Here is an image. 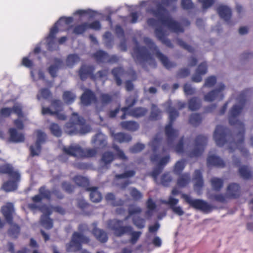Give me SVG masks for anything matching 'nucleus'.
Returning <instances> with one entry per match:
<instances>
[{"label": "nucleus", "mask_w": 253, "mask_h": 253, "mask_svg": "<svg viewBox=\"0 0 253 253\" xmlns=\"http://www.w3.org/2000/svg\"><path fill=\"white\" fill-rule=\"evenodd\" d=\"M246 99H243L241 105H234L230 109L229 113V122L230 125L235 126L238 129L237 137L238 138L235 141L232 134L229 129L221 125L216 126L214 131L213 138L218 146H223L229 142L228 149L230 153L233 152L237 148L244 157L249 155L248 150L243 145L245 127L244 124L238 119V116L242 112Z\"/></svg>", "instance_id": "f257e3e1"}, {"label": "nucleus", "mask_w": 253, "mask_h": 253, "mask_svg": "<svg viewBox=\"0 0 253 253\" xmlns=\"http://www.w3.org/2000/svg\"><path fill=\"white\" fill-rule=\"evenodd\" d=\"M123 220L114 219L108 221V225L117 237H121L125 234L130 235L131 237L129 243L132 245L135 244L140 237L142 232L134 231L131 225L123 226Z\"/></svg>", "instance_id": "f03ea898"}, {"label": "nucleus", "mask_w": 253, "mask_h": 253, "mask_svg": "<svg viewBox=\"0 0 253 253\" xmlns=\"http://www.w3.org/2000/svg\"><path fill=\"white\" fill-rule=\"evenodd\" d=\"M90 126L86 125L84 119L77 113H73L69 122L66 123L64 130L69 135L86 133L90 131Z\"/></svg>", "instance_id": "7ed1b4c3"}, {"label": "nucleus", "mask_w": 253, "mask_h": 253, "mask_svg": "<svg viewBox=\"0 0 253 253\" xmlns=\"http://www.w3.org/2000/svg\"><path fill=\"white\" fill-rule=\"evenodd\" d=\"M169 122L165 128V133L167 139L169 146L171 145L175 139L178 135V130L172 127L173 122L179 116L178 111L173 107H170L169 111Z\"/></svg>", "instance_id": "20e7f679"}, {"label": "nucleus", "mask_w": 253, "mask_h": 253, "mask_svg": "<svg viewBox=\"0 0 253 253\" xmlns=\"http://www.w3.org/2000/svg\"><path fill=\"white\" fill-rule=\"evenodd\" d=\"M90 242L89 237L82 233L74 232L72 238L66 247L67 252L75 253L81 250L83 244H88Z\"/></svg>", "instance_id": "39448f33"}, {"label": "nucleus", "mask_w": 253, "mask_h": 253, "mask_svg": "<svg viewBox=\"0 0 253 253\" xmlns=\"http://www.w3.org/2000/svg\"><path fill=\"white\" fill-rule=\"evenodd\" d=\"M131 55L136 63L138 62L142 64L150 61L149 64L153 65L155 68L157 66L155 59L145 46H136L133 48Z\"/></svg>", "instance_id": "423d86ee"}, {"label": "nucleus", "mask_w": 253, "mask_h": 253, "mask_svg": "<svg viewBox=\"0 0 253 253\" xmlns=\"http://www.w3.org/2000/svg\"><path fill=\"white\" fill-rule=\"evenodd\" d=\"M63 151L68 155L82 158L92 157L97 153V150L95 148L84 149L79 146L65 147Z\"/></svg>", "instance_id": "0eeeda50"}, {"label": "nucleus", "mask_w": 253, "mask_h": 253, "mask_svg": "<svg viewBox=\"0 0 253 253\" xmlns=\"http://www.w3.org/2000/svg\"><path fill=\"white\" fill-rule=\"evenodd\" d=\"M181 197L186 203L189 205L190 207L194 209L206 213L210 212L212 211V207L203 200L193 199L189 195L184 193L181 194Z\"/></svg>", "instance_id": "6e6552de"}, {"label": "nucleus", "mask_w": 253, "mask_h": 253, "mask_svg": "<svg viewBox=\"0 0 253 253\" xmlns=\"http://www.w3.org/2000/svg\"><path fill=\"white\" fill-rule=\"evenodd\" d=\"M145 42L165 68L169 69L176 66V64L169 61L168 57L159 50L157 46L152 40L147 38L145 40Z\"/></svg>", "instance_id": "1a4fd4ad"}, {"label": "nucleus", "mask_w": 253, "mask_h": 253, "mask_svg": "<svg viewBox=\"0 0 253 253\" xmlns=\"http://www.w3.org/2000/svg\"><path fill=\"white\" fill-rule=\"evenodd\" d=\"M207 142L208 138L206 136L202 135H198L195 140V147L189 152V156L190 158H194L201 156L204 151Z\"/></svg>", "instance_id": "9d476101"}, {"label": "nucleus", "mask_w": 253, "mask_h": 253, "mask_svg": "<svg viewBox=\"0 0 253 253\" xmlns=\"http://www.w3.org/2000/svg\"><path fill=\"white\" fill-rule=\"evenodd\" d=\"M225 85L223 84H219L218 88L214 89L204 96V100L207 102H212L215 100H221L224 97V94L222 93L225 89Z\"/></svg>", "instance_id": "9b49d317"}, {"label": "nucleus", "mask_w": 253, "mask_h": 253, "mask_svg": "<svg viewBox=\"0 0 253 253\" xmlns=\"http://www.w3.org/2000/svg\"><path fill=\"white\" fill-rule=\"evenodd\" d=\"M37 139L35 142V146L31 145L30 147L31 156L34 157L38 156L41 151V144L44 142L45 139V134L40 130L36 131Z\"/></svg>", "instance_id": "f8f14e48"}, {"label": "nucleus", "mask_w": 253, "mask_h": 253, "mask_svg": "<svg viewBox=\"0 0 253 253\" xmlns=\"http://www.w3.org/2000/svg\"><path fill=\"white\" fill-rule=\"evenodd\" d=\"M95 67L93 65L83 64L79 71V75L82 81H84L88 77L92 80H96V75L93 73Z\"/></svg>", "instance_id": "ddd939ff"}, {"label": "nucleus", "mask_w": 253, "mask_h": 253, "mask_svg": "<svg viewBox=\"0 0 253 253\" xmlns=\"http://www.w3.org/2000/svg\"><path fill=\"white\" fill-rule=\"evenodd\" d=\"M242 195L240 184L236 183H230L226 189V197L230 199H237Z\"/></svg>", "instance_id": "4468645a"}, {"label": "nucleus", "mask_w": 253, "mask_h": 253, "mask_svg": "<svg viewBox=\"0 0 253 253\" xmlns=\"http://www.w3.org/2000/svg\"><path fill=\"white\" fill-rule=\"evenodd\" d=\"M81 101L85 106L96 103L97 99L95 93L90 89L86 88L81 96Z\"/></svg>", "instance_id": "2eb2a0df"}, {"label": "nucleus", "mask_w": 253, "mask_h": 253, "mask_svg": "<svg viewBox=\"0 0 253 253\" xmlns=\"http://www.w3.org/2000/svg\"><path fill=\"white\" fill-rule=\"evenodd\" d=\"M1 211L6 221L9 224H11L13 222V215L14 212V209L12 204L8 203L2 206L1 209Z\"/></svg>", "instance_id": "dca6fc26"}, {"label": "nucleus", "mask_w": 253, "mask_h": 253, "mask_svg": "<svg viewBox=\"0 0 253 253\" xmlns=\"http://www.w3.org/2000/svg\"><path fill=\"white\" fill-rule=\"evenodd\" d=\"M193 180L194 182V189L200 195L204 186V180L202 172L199 169H196L194 171Z\"/></svg>", "instance_id": "f3484780"}, {"label": "nucleus", "mask_w": 253, "mask_h": 253, "mask_svg": "<svg viewBox=\"0 0 253 253\" xmlns=\"http://www.w3.org/2000/svg\"><path fill=\"white\" fill-rule=\"evenodd\" d=\"M155 34L157 39L162 43L169 48H173V45L171 41L166 37L165 32L161 27H157L155 29Z\"/></svg>", "instance_id": "a211bd4d"}, {"label": "nucleus", "mask_w": 253, "mask_h": 253, "mask_svg": "<svg viewBox=\"0 0 253 253\" xmlns=\"http://www.w3.org/2000/svg\"><path fill=\"white\" fill-rule=\"evenodd\" d=\"M0 173L1 174H7L11 178L19 179L20 173L17 171L14 170L13 167L9 164H6L0 166Z\"/></svg>", "instance_id": "6ab92c4d"}, {"label": "nucleus", "mask_w": 253, "mask_h": 253, "mask_svg": "<svg viewBox=\"0 0 253 253\" xmlns=\"http://www.w3.org/2000/svg\"><path fill=\"white\" fill-rule=\"evenodd\" d=\"M93 225L94 227L92 230V233L96 240L102 243L107 242L108 239L107 233L104 230L98 228L96 223H93Z\"/></svg>", "instance_id": "aec40b11"}, {"label": "nucleus", "mask_w": 253, "mask_h": 253, "mask_svg": "<svg viewBox=\"0 0 253 253\" xmlns=\"http://www.w3.org/2000/svg\"><path fill=\"white\" fill-rule=\"evenodd\" d=\"M9 134V140L13 143H20L24 142L25 140L24 135L21 133H19L16 129L13 127L10 128L8 130Z\"/></svg>", "instance_id": "412c9836"}, {"label": "nucleus", "mask_w": 253, "mask_h": 253, "mask_svg": "<svg viewBox=\"0 0 253 253\" xmlns=\"http://www.w3.org/2000/svg\"><path fill=\"white\" fill-rule=\"evenodd\" d=\"M207 165L208 167L214 166L223 168L225 167V163L219 157L215 155H210L207 158Z\"/></svg>", "instance_id": "4be33fe9"}, {"label": "nucleus", "mask_w": 253, "mask_h": 253, "mask_svg": "<svg viewBox=\"0 0 253 253\" xmlns=\"http://www.w3.org/2000/svg\"><path fill=\"white\" fill-rule=\"evenodd\" d=\"M219 16L225 21L229 22L231 19L232 12L230 8L226 5H219L217 8Z\"/></svg>", "instance_id": "5701e85b"}, {"label": "nucleus", "mask_w": 253, "mask_h": 253, "mask_svg": "<svg viewBox=\"0 0 253 253\" xmlns=\"http://www.w3.org/2000/svg\"><path fill=\"white\" fill-rule=\"evenodd\" d=\"M54 64L51 65L48 68V72L52 78H54L57 77V73L60 68H61L63 64V61L59 58H55L54 59Z\"/></svg>", "instance_id": "b1692460"}, {"label": "nucleus", "mask_w": 253, "mask_h": 253, "mask_svg": "<svg viewBox=\"0 0 253 253\" xmlns=\"http://www.w3.org/2000/svg\"><path fill=\"white\" fill-rule=\"evenodd\" d=\"M20 178L21 176L20 175L18 180L16 178H12L13 179L12 180H7L4 182L2 186V189L6 192H11L16 190L18 187V183L20 181Z\"/></svg>", "instance_id": "393cba45"}, {"label": "nucleus", "mask_w": 253, "mask_h": 253, "mask_svg": "<svg viewBox=\"0 0 253 253\" xmlns=\"http://www.w3.org/2000/svg\"><path fill=\"white\" fill-rule=\"evenodd\" d=\"M148 112V110L144 107H137L133 109H130L127 114L135 118L143 117L146 115Z\"/></svg>", "instance_id": "a878e982"}, {"label": "nucleus", "mask_w": 253, "mask_h": 253, "mask_svg": "<svg viewBox=\"0 0 253 253\" xmlns=\"http://www.w3.org/2000/svg\"><path fill=\"white\" fill-rule=\"evenodd\" d=\"M87 191L90 192V199L94 203H98L102 199L101 193L98 191L97 187H87Z\"/></svg>", "instance_id": "bb28decb"}, {"label": "nucleus", "mask_w": 253, "mask_h": 253, "mask_svg": "<svg viewBox=\"0 0 253 253\" xmlns=\"http://www.w3.org/2000/svg\"><path fill=\"white\" fill-rule=\"evenodd\" d=\"M238 171L241 177L245 180L253 178V172L248 166H241L239 167Z\"/></svg>", "instance_id": "cd10ccee"}, {"label": "nucleus", "mask_w": 253, "mask_h": 253, "mask_svg": "<svg viewBox=\"0 0 253 253\" xmlns=\"http://www.w3.org/2000/svg\"><path fill=\"white\" fill-rule=\"evenodd\" d=\"M92 57L98 64L106 63L108 53L102 50H98L92 54Z\"/></svg>", "instance_id": "c85d7f7f"}, {"label": "nucleus", "mask_w": 253, "mask_h": 253, "mask_svg": "<svg viewBox=\"0 0 253 253\" xmlns=\"http://www.w3.org/2000/svg\"><path fill=\"white\" fill-rule=\"evenodd\" d=\"M116 84L118 86H120L122 84V80L120 76L125 73V71L122 67H117L114 68L111 71Z\"/></svg>", "instance_id": "c756f323"}, {"label": "nucleus", "mask_w": 253, "mask_h": 253, "mask_svg": "<svg viewBox=\"0 0 253 253\" xmlns=\"http://www.w3.org/2000/svg\"><path fill=\"white\" fill-rule=\"evenodd\" d=\"M22 116H16L17 118L13 121V124L16 128L22 130L24 128L23 122L27 120V114L23 110V106L21 107Z\"/></svg>", "instance_id": "7c9ffc66"}, {"label": "nucleus", "mask_w": 253, "mask_h": 253, "mask_svg": "<svg viewBox=\"0 0 253 253\" xmlns=\"http://www.w3.org/2000/svg\"><path fill=\"white\" fill-rule=\"evenodd\" d=\"M120 126L123 129L130 131H135L138 130L139 127L138 123L133 121L122 122Z\"/></svg>", "instance_id": "2f4dec72"}, {"label": "nucleus", "mask_w": 253, "mask_h": 253, "mask_svg": "<svg viewBox=\"0 0 253 253\" xmlns=\"http://www.w3.org/2000/svg\"><path fill=\"white\" fill-rule=\"evenodd\" d=\"M162 111L158 108V107L152 104L151 106V113L149 115V119L151 121H157L162 118Z\"/></svg>", "instance_id": "473e14b6"}, {"label": "nucleus", "mask_w": 253, "mask_h": 253, "mask_svg": "<svg viewBox=\"0 0 253 253\" xmlns=\"http://www.w3.org/2000/svg\"><path fill=\"white\" fill-rule=\"evenodd\" d=\"M202 102L200 99L197 97H193L188 101V108L191 111H196L200 108Z\"/></svg>", "instance_id": "72a5a7b5"}, {"label": "nucleus", "mask_w": 253, "mask_h": 253, "mask_svg": "<svg viewBox=\"0 0 253 253\" xmlns=\"http://www.w3.org/2000/svg\"><path fill=\"white\" fill-rule=\"evenodd\" d=\"M115 159V155L110 151H106L102 155L101 161L106 166L110 165Z\"/></svg>", "instance_id": "f704fd0d"}, {"label": "nucleus", "mask_w": 253, "mask_h": 253, "mask_svg": "<svg viewBox=\"0 0 253 253\" xmlns=\"http://www.w3.org/2000/svg\"><path fill=\"white\" fill-rule=\"evenodd\" d=\"M74 181L76 183L77 185L80 186H82L85 188V190H86L87 187H90L89 186V181L88 178L81 176V175H77L74 177Z\"/></svg>", "instance_id": "c9c22d12"}, {"label": "nucleus", "mask_w": 253, "mask_h": 253, "mask_svg": "<svg viewBox=\"0 0 253 253\" xmlns=\"http://www.w3.org/2000/svg\"><path fill=\"white\" fill-rule=\"evenodd\" d=\"M93 142L98 146L99 149L105 148L107 144L106 139L101 134H97L95 135Z\"/></svg>", "instance_id": "e433bc0d"}, {"label": "nucleus", "mask_w": 253, "mask_h": 253, "mask_svg": "<svg viewBox=\"0 0 253 253\" xmlns=\"http://www.w3.org/2000/svg\"><path fill=\"white\" fill-rule=\"evenodd\" d=\"M59 24V21H57L50 30L49 34L47 37V41L49 45L51 43L53 42L55 39L56 35L59 31L58 28V25Z\"/></svg>", "instance_id": "4c0bfd02"}, {"label": "nucleus", "mask_w": 253, "mask_h": 253, "mask_svg": "<svg viewBox=\"0 0 253 253\" xmlns=\"http://www.w3.org/2000/svg\"><path fill=\"white\" fill-rule=\"evenodd\" d=\"M211 183L214 190L219 191L223 187L224 181L221 178L214 177L211 179Z\"/></svg>", "instance_id": "58836bf2"}, {"label": "nucleus", "mask_w": 253, "mask_h": 253, "mask_svg": "<svg viewBox=\"0 0 253 253\" xmlns=\"http://www.w3.org/2000/svg\"><path fill=\"white\" fill-rule=\"evenodd\" d=\"M49 216L41 215L40 218L41 224L46 229H50L53 227V220Z\"/></svg>", "instance_id": "ea45409f"}, {"label": "nucleus", "mask_w": 253, "mask_h": 253, "mask_svg": "<svg viewBox=\"0 0 253 253\" xmlns=\"http://www.w3.org/2000/svg\"><path fill=\"white\" fill-rule=\"evenodd\" d=\"M114 137L119 143L128 142L131 140V137L130 135L123 132L115 134Z\"/></svg>", "instance_id": "a19ab883"}, {"label": "nucleus", "mask_w": 253, "mask_h": 253, "mask_svg": "<svg viewBox=\"0 0 253 253\" xmlns=\"http://www.w3.org/2000/svg\"><path fill=\"white\" fill-rule=\"evenodd\" d=\"M132 221L133 225L139 229H142L145 227V219L139 216H133Z\"/></svg>", "instance_id": "79ce46f5"}, {"label": "nucleus", "mask_w": 253, "mask_h": 253, "mask_svg": "<svg viewBox=\"0 0 253 253\" xmlns=\"http://www.w3.org/2000/svg\"><path fill=\"white\" fill-rule=\"evenodd\" d=\"M80 61L79 56L76 54H69L66 60V64L68 67H73Z\"/></svg>", "instance_id": "37998d69"}, {"label": "nucleus", "mask_w": 253, "mask_h": 253, "mask_svg": "<svg viewBox=\"0 0 253 253\" xmlns=\"http://www.w3.org/2000/svg\"><path fill=\"white\" fill-rule=\"evenodd\" d=\"M76 95L71 91H65L63 94V99L66 103L71 104L76 99Z\"/></svg>", "instance_id": "c03bdc74"}, {"label": "nucleus", "mask_w": 253, "mask_h": 253, "mask_svg": "<svg viewBox=\"0 0 253 253\" xmlns=\"http://www.w3.org/2000/svg\"><path fill=\"white\" fill-rule=\"evenodd\" d=\"M190 181V176L189 173H184L181 175L177 179V184L181 187L186 186Z\"/></svg>", "instance_id": "a18cd8bd"}, {"label": "nucleus", "mask_w": 253, "mask_h": 253, "mask_svg": "<svg viewBox=\"0 0 253 253\" xmlns=\"http://www.w3.org/2000/svg\"><path fill=\"white\" fill-rule=\"evenodd\" d=\"M189 121L190 124L194 126H197L202 123V117L200 114H192L190 115Z\"/></svg>", "instance_id": "49530a36"}, {"label": "nucleus", "mask_w": 253, "mask_h": 253, "mask_svg": "<svg viewBox=\"0 0 253 253\" xmlns=\"http://www.w3.org/2000/svg\"><path fill=\"white\" fill-rule=\"evenodd\" d=\"M10 225L11 227L8 231V234L12 238H17L20 232V226L16 224H13V223Z\"/></svg>", "instance_id": "de8ad7c7"}, {"label": "nucleus", "mask_w": 253, "mask_h": 253, "mask_svg": "<svg viewBox=\"0 0 253 253\" xmlns=\"http://www.w3.org/2000/svg\"><path fill=\"white\" fill-rule=\"evenodd\" d=\"M49 129L52 134L56 137H59L62 135V129L56 123H51L49 126Z\"/></svg>", "instance_id": "09e8293b"}, {"label": "nucleus", "mask_w": 253, "mask_h": 253, "mask_svg": "<svg viewBox=\"0 0 253 253\" xmlns=\"http://www.w3.org/2000/svg\"><path fill=\"white\" fill-rule=\"evenodd\" d=\"M39 192L42 199H45L48 201L51 200L52 191L47 189L45 186H41L39 189Z\"/></svg>", "instance_id": "8fccbe9b"}, {"label": "nucleus", "mask_w": 253, "mask_h": 253, "mask_svg": "<svg viewBox=\"0 0 253 253\" xmlns=\"http://www.w3.org/2000/svg\"><path fill=\"white\" fill-rule=\"evenodd\" d=\"M136 174V171L134 169L126 170L121 174H117L115 177L117 179L128 178L133 177Z\"/></svg>", "instance_id": "3c124183"}, {"label": "nucleus", "mask_w": 253, "mask_h": 253, "mask_svg": "<svg viewBox=\"0 0 253 253\" xmlns=\"http://www.w3.org/2000/svg\"><path fill=\"white\" fill-rule=\"evenodd\" d=\"M87 29V22H84L76 26L73 29V33L76 35H81L84 33Z\"/></svg>", "instance_id": "603ef678"}, {"label": "nucleus", "mask_w": 253, "mask_h": 253, "mask_svg": "<svg viewBox=\"0 0 253 253\" xmlns=\"http://www.w3.org/2000/svg\"><path fill=\"white\" fill-rule=\"evenodd\" d=\"M185 168V162L184 160L177 161L174 167L173 172L177 175H180Z\"/></svg>", "instance_id": "864d4df0"}, {"label": "nucleus", "mask_w": 253, "mask_h": 253, "mask_svg": "<svg viewBox=\"0 0 253 253\" xmlns=\"http://www.w3.org/2000/svg\"><path fill=\"white\" fill-rule=\"evenodd\" d=\"M217 82V79L214 76H211L208 77L205 81V83L203 85V87H213Z\"/></svg>", "instance_id": "5fc2aeb1"}, {"label": "nucleus", "mask_w": 253, "mask_h": 253, "mask_svg": "<svg viewBox=\"0 0 253 253\" xmlns=\"http://www.w3.org/2000/svg\"><path fill=\"white\" fill-rule=\"evenodd\" d=\"M99 99L102 105H106L112 101V96L108 93H101Z\"/></svg>", "instance_id": "6e6d98bb"}, {"label": "nucleus", "mask_w": 253, "mask_h": 253, "mask_svg": "<svg viewBox=\"0 0 253 253\" xmlns=\"http://www.w3.org/2000/svg\"><path fill=\"white\" fill-rule=\"evenodd\" d=\"M61 187L65 192L69 194L73 192L75 188L74 185L67 181L62 182Z\"/></svg>", "instance_id": "4d7b16f0"}, {"label": "nucleus", "mask_w": 253, "mask_h": 253, "mask_svg": "<svg viewBox=\"0 0 253 253\" xmlns=\"http://www.w3.org/2000/svg\"><path fill=\"white\" fill-rule=\"evenodd\" d=\"M176 42L177 44L182 48L187 50L188 52L190 53L194 52V48L192 47L191 45H189L186 43H185L182 40L179 38H177L176 39Z\"/></svg>", "instance_id": "13d9d810"}, {"label": "nucleus", "mask_w": 253, "mask_h": 253, "mask_svg": "<svg viewBox=\"0 0 253 253\" xmlns=\"http://www.w3.org/2000/svg\"><path fill=\"white\" fill-rule=\"evenodd\" d=\"M112 148L117 152V156L119 159L122 160H127V157L126 156L123 151L120 149L117 145L113 144Z\"/></svg>", "instance_id": "bf43d9fd"}, {"label": "nucleus", "mask_w": 253, "mask_h": 253, "mask_svg": "<svg viewBox=\"0 0 253 253\" xmlns=\"http://www.w3.org/2000/svg\"><path fill=\"white\" fill-rule=\"evenodd\" d=\"M142 212L141 208L137 207L133 208V205H130L128 210V215L125 218V220H127L128 218L135 214H139Z\"/></svg>", "instance_id": "052dcab7"}, {"label": "nucleus", "mask_w": 253, "mask_h": 253, "mask_svg": "<svg viewBox=\"0 0 253 253\" xmlns=\"http://www.w3.org/2000/svg\"><path fill=\"white\" fill-rule=\"evenodd\" d=\"M172 180V177L169 173H164L161 178V183L164 186H169Z\"/></svg>", "instance_id": "680f3d73"}, {"label": "nucleus", "mask_w": 253, "mask_h": 253, "mask_svg": "<svg viewBox=\"0 0 253 253\" xmlns=\"http://www.w3.org/2000/svg\"><path fill=\"white\" fill-rule=\"evenodd\" d=\"M39 93L40 94V95L39 94L37 95V98H38V99H40L41 97L44 99H48V98L51 97L52 95V93L50 90L46 88H43L41 89L39 91Z\"/></svg>", "instance_id": "e2e57ef3"}, {"label": "nucleus", "mask_w": 253, "mask_h": 253, "mask_svg": "<svg viewBox=\"0 0 253 253\" xmlns=\"http://www.w3.org/2000/svg\"><path fill=\"white\" fill-rule=\"evenodd\" d=\"M51 108L53 111H61L63 109L62 103L59 99H54L51 101Z\"/></svg>", "instance_id": "0e129e2a"}, {"label": "nucleus", "mask_w": 253, "mask_h": 253, "mask_svg": "<svg viewBox=\"0 0 253 253\" xmlns=\"http://www.w3.org/2000/svg\"><path fill=\"white\" fill-rule=\"evenodd\" d=\"M104 39L106 40L105 44L107 47L111 48L113 45L112 35L110 32H106L103 35Z\"/></svg>", "instance_id": "69168bd1"}, {"label": "nucleus", "mask_w": 253, "mask_h": 253, "mask_svg": "<svg viewBox=\"0 0 253 253\" xmlns=\"http://www.w3.org/2000/svg\"><path fill=\"white\" fill-rule=\"evenodd\" d=\"M162 138L156 136L151 142V147L153 152H156L158 149L161 143L162 142Z\"/></svg>", "instance_id": "338daca9"}, {"label": "nucleus", "mask_w": 253, "mask_h": 253, "mask_svg": "<svg viewBox=\"0 0 253 253\" xmlns=\"http://www.w3.org/2000/svg\"><path fill=\"white\" fill-rule=\"evenodd\" d=\"M39 210L43 213L42 215L50 216L52 213V207H50L46 205H43L39 207Z\"/></svg>", "instance_id": "774afa93"}]
</instances>
